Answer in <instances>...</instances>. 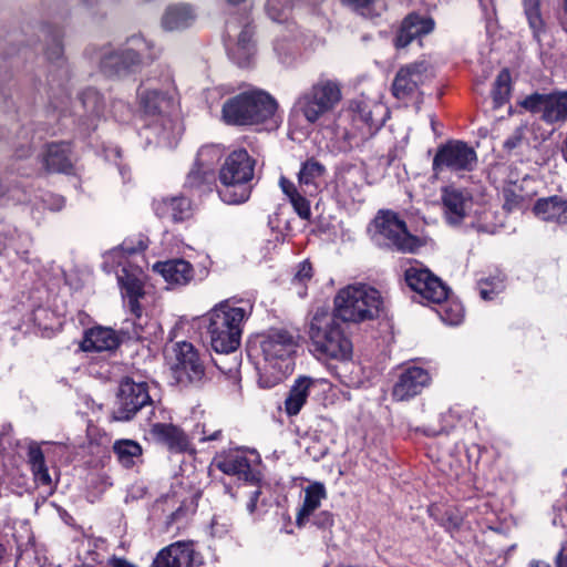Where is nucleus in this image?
<instances>
[{"mask_svg":"<svg viewBox=\"0 0 567 567\" xmlns=\"http://www.w3.org/2000/svg\"><path fill=\"white\" fill-rule=\"evenodd\" d=\"M251 306H235L225 300L204 317L212 348L218 353L235 352L240 346L243 324L250 316Z\"/></svg>","mask_w":567,"mask_h":567,"instance_id":"obj_1","label":"nucleus"},{"mask_svg":"<svg viewBox=\"0 0 567 567\" xmlns=\"http://www.w3.org/2000/svg\"><path fill=\"white\" fill-rule=\"evenodd\" d=\"M341 318L333 311L318 309L310 319L308 336L313 351L321 358L350 360L353 344L343 329Z\"/></svg>","mask_w":567,"mask_h":567,"instance_id":"obj_2","label":"nucleus"},{"mask_svg":"<svg viewBox=\"0 0 567 567\" xmlns=\"http://www.w3.org/2000/svg\"><path fill=\"white\" fill-rule=\"evenodd\" d=\"M256 164V158L245 148L234 150L226 156L218 172L220 186L217 189L224 203L237 205L249 199Z\"/></svg>","mask_w":567,"mask_h":567,"instance_id":"obj_3","label":"nucleus"},{"mask_svg":"<svg viewBox=\"0 0 567 567\" xmlns=\"http://www.w3.org/2000/svg\"><path fill=\"white\" fill-rule=\"evenodd\" d=\"M276 100L266 91L249 90L227 99L221 106V118L228 125L252 126L272 120Z\"/></svg>","mask_w":567,"mask_h":567,"instance_id":"obj_4","label":"nucleus"},{"mask_svg":"<svg viewBox=\"0 0 567 567\" xmlns=\"http://www.w3.org/2000/svg\"><path fill=\"white\" fill-rule=\"evenodd\" d=\"M140 105L146 116V127L158 138V143L172 145L182 134V126L174 118V97L168 92L138 89Z\"/></svg>","mask_w":567,"mask_h":567,"instance_id":"obj_5","label":"nucleus"},{"mask_svg":"<svg viewBox=\"0 0 567 567\" xmlns=\"http://www.w3.org/2000/svg\"><path fill=\"white\" fill-rule=\"evenodd\" d=\"M383 300L379 290L368 285L348 286L338 291L333 300V312L343 322H362L377 318Z\"/></svg>","mask_w":567,"mask_h":567,"instance_id":"obj_6","label":"nucleus"},{"mask_svg":"<svg viewBox=\"0 0 567 567\" xmlns=\"http://www.w3.org/2000/svg\"><path fill=\"white\" fill-rule=\"evenodd\" d=\"M341 87L340 81L322 74L299 95L293 104V111L302 115L308 123L315 124L341 102Z\"/></svg>","mask_w":567,"mask_h":567,"instance_id":"obj_7","label":"nucleus"},{"mask_svg":"<svg viewBox=\"0 0 567 567\" xmlns=\"http://www.w3.org/2000/svg\"><path fill=\"white\" fill-rule=\"evenodd\" d=\"M374 239L379 245L401 252H414L422 243L409 233L406 224L392 210H381L373 219Z\"/></svg>","mask_w":567,"mask_h":567,"instance_id":"obj_8","label":"nucleus"},{"mask_svg":"<svg viewBox=\"0 0 567 567\" xmlns=\"http://www.w3.org/2000/svg\"><path fill=\"white\" fill-rule=\"evenodd\" d=\"M131 48L105 54L101 60V70L107 76L122 75L132 71L138 64L153 61L151 44L141 37H132Z\"/></svg>","mask_w":567,"mask_h":567,"instance_id":"obj_9","label":"nucleus"},{"mask_svg":"<svg viewBox=\"0 0 567 567\" xmlns=\"http://www.w3.org/2000/svg\"><path fill=\"white\" fill-rule=\"evenodd\" d=\"M433 78L431 65L426 61H416L399 69L392 83L395 99L408 102H422L420 87Z\"/></svg>","mask_w":567,"mask_h":567,"instance_id":"obj_10","label":"nucleus"},{"mask_svg":"<svg viewBox=\"0 0 567 567\" xmlns=\"http://www.w3.org/2000/svg\"><path fill=\"white\" fill-rule=\"evenodd\" d=\"M152 404L147 383L125 378L120 383L112 417L121 422L131 421L138 411Z\"/></svg>","mask_w":567,"mask_h":567,"instance_id":"obj_11","label":"nucleus"},{"mask_svg":"<svg viewBox=\"0 0 567 567\" xmlns=\"http://www.w3.org/2000/svg\"><path fill=\"white\" fill-rule=\"evenodd\" d=\"M519 105L533 114H539L540 120L548 125L567 121V91L535 92L522 100Z\"/></svg>","mask_w":567,"mask_h":567,"instance_id":"obj_12","label":"nucleus"},{"mask_svg":"<svg viewBox=\"0 0 567 567\" xmlns=\"http://www.w3.org/2000/svg\"><path fill=\"white\" fill-rule=\"evenodd\" d=\"M477 162L475 150L462 141H450L440 146L433 158V171L471 172Z\"/></svg>","mask_w":567,"mask_h":567,"instance_id":"obj_13","label":"nucleus"},{"mask_svg":"<svg viewBox=\"0 0 567 567\" xmlns=\"http://www.w3.org/2000/svg\"><path fill=\"white\" fill-rule=\"evenodd\" d=\"M132 324V331L122 329L116 332L111 328L102 326L86 329L80 342V348L84 352L113 351L120 347L124 338L141 339L143 337L142 323L133 321Z\"/></svg>","mask_w":567,"mask_h":567,"instance_id":"obj_14","label":"nucleus"},{"mask_svg":"<svg viewBox=\"0 0 567 567\" xmlns=\"http://www.w3.org/2000/svg\"><path fill=\"white\" fill-rule=\"evenodd\" d=\"M175 362L172 371L181 384L198 383L205 377V363L198 350L187 341L174 346Z\"/></svg>","mask_w":567,"mask_h":567,"instance_id":"obj_15","label":"nucleus"},{"mask_svg":"<svg viewBox=\"0 0 567 567\" xmlns=\"http://www.w3.org/2000/svg\"><path fill=\"white\" fill-rule=\"evenodd\" d=\"M404 279L411 290L432 303H441L449 296V288L429 269L410 267L404 272Z\"/></svg>","mask_w":567,"mask_h":567,"instance_id":"obj_16","label":"nucleus"},{"mask_svg":"<svg viewBox=\"0 0 567 567\" xmlns=\"http://www.w3.org/2000/svg\"><path fill=\"white\" fill-rule=\"evenodd\" d=\"M430 383L431 375L426 369L416 365L401 368L392 385V400L396 402L409 401L421 394Z\"/></svg>","mask_w":567,"mask_h":567,"instance_id":"obj_17","label":"nucleus"},{"mask_svg":"<svg viewBox=\"0 0 567 567\" xmlns=\"http://www.w3.org/2000/svg\"><path fill=\"white\" fill-rule=\"evenodd\" d=\"M117 281L122 295L127 299V306L134 316V321L142 319L140 299L144 297L145 274L138 266L126 265L117 271Z\"/></svg>","mask_w":567,"mask_h":567,"instance_id":"obj_18","label":"nucleus"},{"mask_svg":"<svg viewBox=\"0 0 567 567\" xmlns=\"http://www.w3.org/2000/svg\"><path fill=\"white\" fill-rule=\"evenodd\" d=\"M40 161L48 174H72L74 169V154L71 142L48 143L40 155Z\"/></svg>","mask_w":567,"mask_h":567,"instance_id":"obj_19","label":"nucleus"},{"mask_svg":"<svg viewBox=\"0 0 567 567\" xmlns=\"http://www.w3.org/2000/svg\"><path fill=\"white\" fill-rule=\"evenodd\" d=\"M216 467L227 475L255 485L260 483L261 474L251 467L249 460L241 451H230L216 460Z\"/></svg>","mask_w":567,"mask_h":567,"instance_id":"obj_20","label":"nucleus"},{"mask_svg":"<svg viewBox=\"0 0 567 567\" xmlns=\"http://www.w3.org/2000/svg\"><path fill=\"white\" fill-rule=\"evenodd\" d=\"M296 347L295 337L285 329H271L260 342L262 355L269 362L289 358Z\"/></svg>","mask_w":567,"mask_h":567,"instance_id":"obj_21","label":"nucleus"},{"mask_svg":"<svg viewBox=\"0 0 567 567\" xmlns=\"http://www.w3.org/2000/svg\"><path fill=\"white\" fill-rule=\"evenodd\" d=\"M195 555L193 542H175L157 553L151 567H193Z\"/></svg>","mask_w":567,"mask_h":567,"instance_id":"obj_22","label":"nucleus"},{"mask_svg":"<svg viewBox=\"0 0 567 567\" xmlns=\"http://www.w3.org/2000/svg\"><path fill=\"white\" fill-rule=\"evenodd\" d=\"M363 185V172L353 164H342L339 166L336 178L334 188L338 197L344 202L355 200L360 195Z\"/></svg>","mask_w":567,"mask_h":567,"instance_id":"obj_23","label":"nucleus"},{"mask_svg":"<svg viewBox=\"0 0 567 567\" xmlns=\"http://www.w3.org/2000/svg\"><path fill=\"white\" fill-rule=\"evenodd\" d=\"M153 271L159 274L171 288L187 286L195 277L193 265L182 258L157 261Z\"/></svg>","mask_w":567,"mask_h":567,"instance_id":"obj_24","label":"nucleus"},{"mask_svg":"<svg viewBox=\"0 0 567 567\" xmlns=\"http://www.w3.org/2000/svg\"><path fill=\"white\" fill-rule=\"evenodd\" d=\"M352 111L353 123L363 131L362 138L371 137L383 125L384 107L381 104L357 101Z\"/></svg>","mask_w":567,"mask_h":567,"instance_id":"obj_25","label":"nucleus"},{"mask_svg":"<svg viewBox=\"0 0 567 567\" xmlns=\"http://www.w3.org/2000/svg\"><path fill=\"white\" fill-rule=\"evenodd\" d=\"M442 204L447 223L458 225L466 217L472 205V198L466 192L454 187H445L442 192Z\"/></svg>","mask_w":567,"mask_h":567,"instance_id":"obj_26","label":"nucleus"},{"mask_svg":"<svg viewBox=\"0 0 567 567\" xmlns=\"http://www.w3.org/2000/svg\"><path fill=\"white\" fill-rule=\"evenodd\" d=\"M153 209L158 218L173 223L184 221L192 216L190 199L184 195L155 199Z\"/></svg>","mask_w":567,"mask_h":567,"instance_id":"obj_27","label":"nucleus"},{"mask_svg":"<svg viewBox=\"0 0 567 567\" xmlns=\"http://www.w3.org/2000/svg\"><path fill=\"white\" fill-rule=\"evenodd\" d=\"M151 433L158 443L173 453H185L192 450L188 435L177 425L155 423Z\"/></svg>","mask_w":567,"mask_h":567,"instance_id":"obj_28","label":"nucleus"},{"mask_svg":"<svg viewBox=\"0 0 567 567\" xmlns=\"http://www.w3.org/2000/svg\"><path fill=\"white\" fill-rule=\"evenodd\" d=\"M434 28V21L431 18L421 17L416 13L409 14L402 22L395 37V47L405 48L414 39L429 34Z\"/></svg>","mask_w":567,"mask_h":567,"instance_id":"obj_29","label":"nucleus"},{"mask_svg":"<svg viewBox=\"0 0 567 567\" xmlns=\"http://www.w3.org/2000/svg\"><path fill=\"white\" fill-rule=\"evenodd\" d=\"M534 214L545 221L567 223V199L554 195L539 198L533 207Z\"/></svg>","mask_w":567,"mask_h":567,"instance_id":"obj_30","label":"nucleus"},{"mask_svg":"<svg viewBox=\"0 0 567 567\" xmlns=\"http://www.w3.org/2000/svg\"><path fill=\"white\" fill-rule=\"evenodd\" d=\"M313 379L309 377H299L289 390L285 400V411L289 416L297 415L306 404Z\"/></svg>","mask_w":567,"mask_h":567,"instance_id":"obj_31","label":"nucleus"},{"mask_svg":"<svg viewBox=\"0 0 567 567\" xmlns=\"http://www.w3.org/2000/svg\"><path fill=\"white\" fill-rule=\"evenodd\" d=\"M326 173V167L315 158L307 159L298 174L299 185L305 194L315 195Z\"/></svg>","mask_w":567,"mask_h":567,"instance_id":"obj_32","label":"nucleus"},{"mask_svg":"<svg viewBox=\"0 0 567 567\" xmlns=\"http://www.w3.org/2000/svg\"><path fill=\"white\" fill-rule=\"evenodd\" d=\"M196 14L188 4H175L166 9L162 25L165 30L175 31L188 28L195 21Z\"/></svg>","mask_w":567,"mask_h":567,"instance_id":"obj_33","label":"nucleus"},{"mask_svg":"<svg viewBox=\"0 0 567 567\" xmlns=\"http://www.w3.org/2000/svg\"><path fill=\"white\" fill-rule=\"evenodd\" d=\"M327 497L326 487L322 483H312L305 489L303 505L296 516V524L302 527L306 520L315 513L320 506L323 498Z\"/></svg>","mask_w":567,"mask_h":567,"instance_id":"obj_34","label":"nucleus"},{"mask_svg":"<svg viewBox=\"0 0 567 567\" xmlns=\"http://www.w3.org/2000/svg\"><path fill=\"white\" fill-rule=\"evenodd\" d=\"M214 182L215 174L213 168H207L198 164H194L186 176L184 187L190 190L205 193L212 190Z\"/></svg>","mask_w":567,"mask_h":567,"instance_id":"obj_35","label":"nucleus"},{"mask_svg":"<svg viewBox=\"0 0 567 567\" xmlns=\"http://www.w3.org/2000/svg\"><path fill=\"white\" fill-rule=\"evenodd\" d=\"M113 452L120 464L133 467L142 457V446L133 440H118L113 444Z\"/></svg>","mask_w":567,"mask_h":567,"instance_id":"obj_36","label":"nucleus"},{"mask_svg":"<svg viewBox=\"0 0 567 567\" xmlns=\"http://www.w3.org/2000/svg\"><path fill=\"white\" fill-rule=\"evenodd\" d=\"M28 460L35 483L42 486H51L52 480L45 465L44 454L39 445L32 444L29 446Z\"/></svg>","mask_w":567,"mask_h":567,"instance_id":"obj_37","label":"nucleus"},{"mask_svg":"<svg viewBox=\"0 0 567 567\" xmlns=\"http://www.w3.org/2000/svg\"><path fill=\"white\" fill-rule=\"evenodd\" d=\"M524 13L536 41L545 32V21L542 16L540 0H522Z\"/></svg>","mask_w":567,"mask_h":567,"instance_id":"obj_38","label":"nucleus"},{"mask_svg":"<svg viewBox=\"0 0 567 567\" xmlns=\"http://www.w3.org/2000/svg\"><path fill=\"white\" fill-rule=\"evenodd\" d=\"M79 99L87 116L94 118L102 115L104 111V101L96 90L89 87L81 93Z\"/></svg>","mask_w":567,"mask_h":567,"instance_id":"obj_39","label":"nucleus"},{"mask_svg":"<svg viewBox=\"0 0 567 567\" xmlns=\"http://www.w3.org/2000/svg\"><path fill=\"white\" fill-rule=\"evenodd\" d=\"M511 73L507 69L502 70L494 82L492 95L496 107L503 106L511 94Z\"/></svg>","mask_w":567,"mask_h":567,"instance_id":"obj_40","label":"nucleus"},{"mask_svg":"<svg viewBox=\"0 0 567 567\" xmlns=\"http://www.w3.org/2000/svg\"><path fill=\"white\" fill-rule=\"evenodd\" d=\"M252 35L254 31L251 27L246 23L238 35L236 47V51L240 56V61L238 62L240 65L247 64L254 53Z\"/></svg>","mask_w":567,"mask_h":567,"instance_id":"obj_41","label":"nucleus"},{"mask_svg":"<svg viewBox=\"0 0 567 567\" xmlns=\"http://www.w3.org/2000/svg\"><path fill=\"white\" fill-rule=\"evenodd\" d=\"M343 2L363 17L380 16L385 9V0H343Z\"/></svg>","mask_w":567,"mask_h":567,"instance_id":"obj_42","label":"nucleus"},{"mask_svg":"<svg viewBox=\"0 0 567 567\" xmlns=\"http://www.w3.org/2000/svg\"><path fill=\"white\" fill-rule=\"evenodd\" d=\"M440 305L439 315L442 320L451 326L458 324L464 317V309L460 302L449 300V297Z\"/></svg>","mask_w":567,"mask_h":567,"instance_id":"obj_43","label":"nucleus"},{"mask_svg":"<svg viewBox=\"0 0 567 567\" xmlns=\"http://www.w3.org/2000/svg\"><path fill=\"white\" fill-rule=\"evenodd\" d=\"M480 296L484 300H492L494 296L504 289V278L501 276L489 277L478 281Z\"/></svg>","mask_w":567,"mask_h":567,"instance_id":"obj_44","label":"nucleus"},{"mask_svg":"<svg viewBox=\"0 0 567 567\" xmlns=\"http://www.w3.org/2000/svg\"><path fill=\"white\" fill-rule=\"evenodd\" d=\"M221 151L218 146L207 145L199 148L195 164L213 168L214 164L219 161Z\"/></svg>","mask_w":567,"mask_h":567,"instance_id":"obj_45","label":"nucleus"},{"mask_svg":"<svg viewBox=\"0 0 567 567\" xmlns=\"http://www.w3.org/2000/svg\"><path fill=\"white\" fill-rule=\"evenodd\" d=\"M30 241L31 239L28 236L12 234L10 235L8 249H12L19 258L25 260L29 255Z\"/></svg>","mask_w":567,"mask_h":567,"instance_id":"obj_46","label":"nucleus"},{"mask_svg":"<svg viewBox=\"0 0 567 567\" xmlns=\"http://www.w3.org/2000/svg\"><path fill=\"white\" fill-rule=\"evenodd\" d=\"M290 203L300 218L306 220L310 219V203L306 197L301 194H295V197L290 199Z\"/></svg>","mask_w":567,"mask_h":567,"instance_id":"obj_47","label":"nucleus"},{"mask_svg":"<svg viewBox=\"0 0 567 567\" xmlns=\"http://www.w3.org/2000/svg\"><path fill=\"white\" fill-rule=\"evenodd\" d=\"M313 277V267L309 260H303L298 265L293 281L306 285Z\"/></svg>","mask_w":567,"mask_h":567,"instance_id":"obj_48","label":"nucleus"},{"mask_svg":"<svg viewBox=\"0 0 567 567\" xmlns=\"http://www.w3.org/2000/svg\"><path fill=\"white\" fill-rule=\"evenodd\" d=\"M254 486H255V489L250 492L249 501L247 503V511L251 515L259 513L260 507L267 506L266 502H264V501L260 503V506H259L261 488L259 486V483L255 484Z\"/></svg>","mask_w":567,"mask_h":567,"instance_id":"obj_49","label":"nucleus"},{"mask_svg":"<svg viewBox=\"0 0 567 567\" xmlns=\"http://www.w3.org/2000/svg\"><path fill=\"white\" fill-rule=\"evenodd\" d=\"M524 136H525V127L524 126L516 127L515 131L504 141L503 147L508 152L515 150L516 147H518L522 144Z\"/></svg>","mask_w":567,"mask_h":567,"instance_id":"obj_50","label":"nucleus"},{"mask_svg":"<svg viewBox=\"0 0 567 567\" xmlns=\"http://www.w3.org/2000/svg\"><path fill=\"white\" fill-rule=\"evenodd\" d=\"M286 6L280 3V0H267L266 10L268 16L275 21L285 19Z\"/></svg>","mask_w":567,"mask_h":567,"instance_id":"obj_51","label":"nucleus"},{"mask_svg":"<svg viewBox=\"0 0 567 567\" xmlns=\"http://www.w3.org/2000/svg\"><path fill=\"white\" fill-rule=\"evenodd\" d=\"M505 204L508 210L520 208L524 203V198L522 195L516 194L513 189L504 190Z\"/></svg>","mask_w":567,"mask_h":567,"instance_id":"obj_52","label":"nucleus"},{"mask_svg":"<svg viewBox=\"0 0 567 567\" xmlns=\"http://www.w3.org/2000/svg\"><path fill=\"white\" fill-rule=\"evenodd\" d=\"M313 524L319 528H328L333 525V515L328 511H322L313 517Z\"/></svg>","mask_w":567,"mask_h":567,"instance_id":"obj_53","label":"nucleus"},{"mask_svg":"<svg viewBox=\"0 0 567 567\" xmlns=\"http://www.w3.org/2000/svg\"><path fill=\"white\" fill-rule=\"evenodd\" d=\"M63 54V48L60 38L56 35L53 38V44L47 50V56L50 61L61 60Z\"/></svg>","mask_w":567,"mask_h":567,"instance_id":"obj_54","label":"nucleus"},{"mask_svg":"<svg viewBox=\"0 0 567 567\" xmlns=\"http://www.w3.org/2000/svg\"><path fill=\"white\" fill-rule=\"evenodd\" d=\"M280 187L282 192L289 197V200L295 197V194H299L295 184L286 177L280 178Z\"/></svg>","mask_w":567,"mask_h":567,"instance_id":"obj_55","label":"nucleus"},{"mask_svg":"<svg viewBox=\"0 0 567 567\" xmlns=\"http://www.w3.org/2000/svg\"><path fill=\"white\" fill-rule=\"evenodd\" d=\"M556 567H567V543L563 544L555 557Z\"/></svg>","mask_w":567,"mask_h":567,"instance_id":"obj_56","label":"nucleus"},{"mask_svg":"<svg viewBox=\"0 0 567 567\" xmlns=\"http://www.w3.org/2000/svg\"><path fill=\"white\" fill-rule=\"evenodd\" d=\"M146 246L143 244V241H138L137 246H131L128 243L124 241L122 245H121V249L126 254V255H133V254H136L138 251H143L145 250Z\"/></svg>","mask_w":567,"mask_h":567,"instance_id":"obj_57","label":"nucleus"},{"mask_svg":"<svg viewBox=\"0 0 567 567\" xmlns=\"http://www.w3.org/2000/svg\"><path fill=\"white\" fill-rule=\"evenodd\" d=\"M111 567H137L125 558L113 556L109 559Z\"/></svg>","mask_w":567,"mask_h":567,"instance_id":"obj_58","label":"nucleus"},{"mask_svg":"<svg viewBox=\"0 0 567 567\" xmlns=\"http://www.w3.org/2000/svg\"><path fill=\"white\" fill-rule=\"evenodd\" d=\"M203 436L199 437V441L206 442V441H217L221 436V430H216L214 432H207L205 427L203 426L202 431Z\"/></svg>","mask_w":567,"mask_h":567,"instance_id":"obj_59","label":"nucleus"},{"mask_svg":"<svg viewBox=\"0 0 567 567\" xmlns=\"http://www.w3.org/2000/svg\"><path fill=\"white\" fill-rule=\"evenodd\" d=\"M10 235L0 234V256L8 249Z\"/></svg>","mask_w":567,"mask_h":567,"instance_id":"obj_60","label":"nucleus"},{"mask_svg":"<svg viewBox=\"0 0 567 567\" xmlns=\"http://www.w3.org/2000/svg\"><path fill=\"white\" fill-rule=\"evenodd\" d=\"M238 365H239L238 361H235V362H234V365H233V367H230V368L227 370V372L230 374V377H231V378H234L236 381H238V380H239V378H238V373H239V371H238Z\"/></svg>","mask_w":567,"mask_h":567,"instance_id":"obj_61","label":"nucleus"},{"mask_svg":"<svg viewBox=\"0 0 567 567\" xmlns=\"http://www.w3.org/2000/svg\"><path fill=\"white\" fill-rule=\"evenodd\" d=\"M530 567H551L549 563L544 560H532L529 563Z\"/></svg>","mask_w":567,"mask_h":567,"instance_id":"obj_62","label":"nucleus"},{"mask_svg":"<svg viewBox=\"0 0 567 567\" xmlns=\"http://www.w3.org/2000/svg\"><path fill=\"white\" fill-rule=\"evenodd\" d=\"M4 195V186L0 182V198Z\"/></svg>","mask_w":567,"mask_h":567,"instance_id":"obj_63","label":"nucleus"},{"mask_svg":"<svg viewBox=\"0 0 567 567\" xmlns=\"http://www.w3.org/2000/svg\"><path fill=\"white\" fill-rule=\"evenodd\" d=\"M564 10L567 13V0H564Z\"/></svg>","mask_w":567,"mask_h":567,"instance_id":"obj_64","label":"nucleus"}]
</instances>
